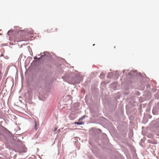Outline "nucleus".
<instances>
[{
  "mask_svg": "<svg viewBox=\"0 0 159 159\" xmlns=\"http://www.w3.org/2000/svg\"><path fill=\"white\" fill-rule=\"evenodd\" d=\"M34 129L36 130L38 128V127L37 126V124H36L35 121L34 122Z\"/></svg>",
  "mask_w": 159,
  "mask_h": 159,
  "instance_id": "2",
  "label": "nucleus"
},
{
  "mask_svg": "<svg viewBox=\"0 0 159 159\" xmlns=\"http://www.w3.org/2000/svg\"><path fill=\"white\" fill-rule=\"evenodd\" d=\"M111 74L110 73H109L107 75V77H108V76H109V75Z\"/></svg>",
  "mask_w": 159,
  "mask_h": 159,
  "instance_id": "6",
  "label": "nucleus"
},
{
  "mask_svg": "<svg viewBox=\"0 0 159 159\" xmlns=\"http://www.w3.org/2000/svg\"><path fill=\"white\" fill-rule=\"evenodd\" d=\"M104 75L102 74V73H101V74H100V78L101 79H102L104 78Z\"/></svg>",
  "mask_w": 159,
  "mask_h": 159,
  "instance_id": "4",
  "label": "nucleus"
},
{
  "mask_svg": "<svg viewBox=\"0 0 159 159\" xmlns=\"http://www.w3.org/2000/svg\"><path fill=\"white\" fill-rule=\"evenodd\" d=\"M93 46H95V44H94L93 45Z\"/></svg>",
  "mask_w": 159,
  "mask_h": 159,
  "instance_id": "9",
  "label": "nucleus"
},
{
  "mask_svg": "<svg viewBox=\"0 0 159 159\" xmlns=\"http://www.w3.org/2000/svg\"><path fill=\"white\" fill-rule=\"evenodd\" d=\"M57 130V128H55L54 129V131H56V130Z\"/></svg>",
  "mask_w": 159,
  "mask_h": 159,
  "instance_id": "5",
  "label": "nucleus"
},
{
  "mask_svg": "<svg viewBox=\"0 0 159 159\" xmlns=\"http://www.w3.org/2000/svg\"><path fill=\"white\" fill-rule=\"evenodd\" d=\"M20 41V40H17V42H19V41Z\"/></svg>",
  "mask_w": 159,
  "mask_h": 159,
  "instance_id": "8",
  "label": "nucleus"
},
{
  "mask_svg": "<svg viewBox=\"0 0 159 159\" xmlns=\"http://www.w3.org/2000/svg\"><path fill=\"white\" fill-rule=\"evenodd\" d=\"M78 122H75V124H76L78 125H81L84 124V123L82 121H80Z\"/></svg>",
  "mask_w": 159,
  "mask_h": 159,
  "instance_id": "1",
  "label": "nucleus"
},
{
  "mask_svg": "<svg viewBox=\"0 0 159 159\" xmlns=\"http://www.w3.org/2000/svg\"><path fill=\"white\" fill-rule=\"evenodd\" d=\"M57 31V29H55V31Z\"/></svg>",
  "mask_w": 159,
  "mask_h": 159,
  "instance_id": "7",
  "label": "nucleus"
},
{
  "mask_svg": "<svg viewBox=\"0 0 159 159\" xmlns=\"http://www.w3.org/2000/svg\"><path fill=\"white\" fill-rule=\"evenodd\" d=\"M85 116H83L82 117H81V118H80L79 119V121H81L83 119H84L85 118Z\"/></svg>",
  "mask_w": 159,
  "mask_h": 159,
  "instance_id": "3",
  "label": "nucleus"
}]
</instances>
